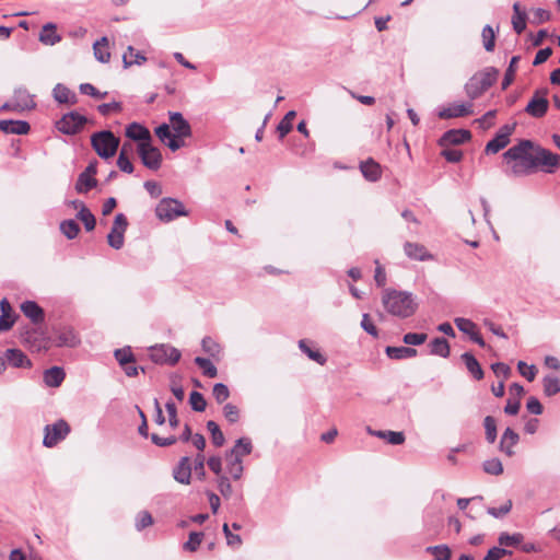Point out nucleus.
I'll return each instance as SVG.
<instances>
[{
  "instance_id": "nucleus-1",
  "label": "nucleus",
  "mask_w": 560,
  "mask_h": 560,
  "mask_svg": "<svg viewBox=\"0 0 560 560\" xmlns=\"http://www.w3.org/2000/svg\"><path fill=\"white\" fill-rule=\"evenodd\" d=\"M45 313L37 305V351L40 349L58 348H75L81 343L79 334L72 326L57 325L52 327L51 334L42 330L40 324L44 322Z\"/></svg>"
},
{
  "instance_id": "nucleus-2",
  "label": "nucleus",
  "mask_w": 560,
  "mask_h": 560,
  "mask_svg": "<svg viewBox=\"0 0 560 560\" xmlns=\"http://www.w3.org/2000/svg\"><path fill=\"white\" fill-rule=\"evenodd\" d=\"M382 304L387 313L399 318L412 316L418 307L412 293L385 289L382 293Z\"/></svg>"
},
{
  "instance_id": "nucleus-3",
  "label": "nucleus",
  "mask_w": 560,
  "mask_h": 560,
  "mask_svg": "<svg viewBox=\"0 0 560 560\" xmlns=\"http://www.w3.org/2000/svg\"><path fill=\"white\" fill-rule=\"evenodd\" d=\"M499 71L488 67L475 73L465 84V93L470 101L480 97L497 81Z\"/></svg>"
},
{
  "instance_id": "nucleus-4",
  "label": "nucleus",
  "mask_w": 560,
  "mask_h": 560,
  "mask_svg": "<svg viewBox=\"0 0 560 560\" xmlns=\"http://www.w3.org/2000/svg\"><path fill=\"white\" fill-rule=\"evenodd\" d=\"M119 143V138L109 130L97 131L91 136L92 148L104 160H108L116 154Z\"/></svg>"
},
{
  "instance_id": "nucleus-5",
  "label": "nucleus",
  "mask_w": 560,
  "mask_h": 560,
  "mask_svg": "<svg viewBox=\"0 0 560 560\" xmlns=\"http://www.w3.org/2000/svg\"><path fill=\"white\" fill-rule=\"evenodd\" d=\"M156 217L163 222H171L178 217L188 215L183 202L174 198H163L155 208Z\"/></svg>"
},
{
  "instance_id": "nucleus-6",
  "label": "nucleus",
  "mask_w": 560,
  "mask_h": 560,
  "mask_svg": "<svg viewBox=\"0 0 560 560\" xmlns=\"http://www.w3.org/2000/svg\"><path fill=\"white\" fill-rule=\"evenodd\" d=\"M149 355L155 363L174 365L180 359V351L173 346L162 343L150 347Z\"/></svg>"
},
{
  "instance_id": "nucleus-7",
  "label": "nucleus",
  "mask_w": 560,
  "mask_h": 560,
  "mask_svg": "<svg viewBox=\"0 0 560 560\" xmlns=\"http://www.w3.org/2000/svg\"><path fill=\"white\" fill-rule=\"evenodd\" d=\"M88 119L85 116L79 114L78 112H70L65 114L57 122L56 128L65 133V135H75L80 132Z\"/></svg>"
},
{
  "instance_id": "nucleus-8",
  "label": "nucleus",
  "mask_w": 560,
  "mask_h": 560,
  "mask_svg": "<svg viewBox=\"0 0 560 560\" xmlns=\"http://www.w3.org/2000/svg\"><path fill=\"white\" fill-rule=\"evenodd\" d=\"M138 154L142 164L149 170L156 171L162 164L161 151L151 144V142L138 143Z\"/></svg>"
},
{
  "instance_id": "nucleus-9",
  "label": "nucleus",
  "mask_w": 560,
  "mask_h": 560,
  "mask_svg": "<svg viewBox=\"0 0 560 560\" xmlns=\"http://www.w3.org/2000/svg\"><path fill=\"white\" fill-rule=\"evenodd\" d=\"M547 89L537 90L529 100L528 104L526 105L525 113L534 118L544 117L549 108V101L547 98Z\"/></svg>"
},
{
  "instance_id": "nucleus-10",
  "label": "nucleus",
  "mask_w": 560,
  "mask_h": 560,
  "mask_svg": "<svg viewBox=\"0 0 560 560\" xmlns=\"http://www.w3.org/2000/svg\"><path fill=\"white\" fill-rule=\"evenodd\" d=\"M128 228V220L124 213H117L114 219L107 242L114 249H120L125 243V232Z\"/></svg>"
},
{
  "instance_id": "nucleus-11",
  "label": "nucleus",
  "mask_w": 560,
  "mask_h": 560,
  "mask_svg": "<svg viewBox=\"0 0 560 560\" xmlns=\"http://www.w3.org/2000/svg\"><path fill=\"white\" fill-rule=\"evenodd\" d=\"M69 432L70 427L65 420H58L54 424L46 425L43 444L47 447H52L66 439Z\"/></svg>"
},
{
  "instance_id": "nucleus-12",
  "label": "nucleus",
  "mask_w": 560,
  "mask_h": 560,
  "mask_svg": "<svg viewBox=\"0 0 560 560\" xmlns=\"http://www.w3.org/2000/svg\"><path fill=\"white\" fill-rule=\"evenodd\" d=\"M535 145L536 144L530 140H522L517 144L506 150L503 154V158L508 163L518 160H532Z\"/></svg>"
},
{
  "instance_id": "nucleus-13",
  "label": "nucleus",
  "mask_w": 560,
  "mask_h": 560,
  "mask_svg": "<svg viewBox=\"0 0 560 560\" xmlns=\"http://www.w3.org/2000/svg\"><path fill=\"white\" fill-rule=\"evenodd\" d=\"M533 160L535 163V170L538 166H545L547 167L546 172L552 173L553 168L559 165L560 155L536 144L533 154Z\"/></svg>"
},
{
  "instance_id": "nucleus-14",
  "label": "nucleus",
  "mask_w": 560,
  "mask_h": 560,
  "mask_svg": "<svg viewBox=\"0 0 560 560\" xmlns=\"http://www.w3.org/2000/svg\"><path fill=\"white\" fill-rule=\"evenodd\" d=\"M474 114V105L471 102L467 103H453L438 112L441 119H452L465 117Z\"/></svg>"
},
{
  "instance_id": "nucleus-15",
  "label": "nucleus",
  "mask_w": 560,
  "mask_h": 560,
  "mask_svg": "<svg viewBox=\"0 0 560 560\" xmlns=\"http://www.w3.org/2000/svg\"><path fill=\"white\" fill-rule=\"evenodd\" d=\"M170 122L173 129V137L184 140L191 136V127L184 116L178 112L170 113Z\"/></svg>"
},
{
  "instance_id": "nucleus-16",
  "label": "nucleus",
  "mask_w": 560,
  "mask_h": 560,
  "mask_svg": "<svg viewBox=\"0 0 560 560\" xmlns=\"http://www.w3.org/2000/svg\"><path fill=\"white\" fill-rule=\"evenodd\" d=\"M299 349L312 361L324 365L327 362V358L317 348L315 341L310 339H301L298 342Z\"/></svg>"
},
{
  "instance_id": "nucleus-17",
  "label": "nucleus",
  "mask_w": 560,
  "mask_h": 560,
  "mask_svg": "<svg viewBox=\"0 0 560 560\" xmlns=\"http://www.w3.org/2000/svg\"><path fill=\"white\" fill-rule=\"evenodd\" d=\"M156 137L164 142L173 152L179 150L185 145L184 140L173 137L171 127L167 124H162L155 128Z\"/></svg>"
},
{
  "instance_id": "nucleus-18",
  "label": "nucleus",
  "mask_w": 560,
  "mask_h": 560,
  "mask_svg": "<svg viewBox=\"0 0 560 560\" xmlns=\"http://www.w3.org/2000/svg\"><path fill=\"white\" fill-rule=\"evenodd\" d=\"M191 463L188 456H184L179 459L177 465L173 469L174 479L182 485H189L191 480Z\"/></svg>"
},
{
  "instance_id": "nucleus-19",
  "label": "nucleus",
  "mask_w": 560,
  "mask_h": 560,
  "mask_svg": "<svg viewBox=\"0 0 560 560\" xmlns=\"http://www.w3.org/2000/svg\"><path fill=\"white\" fill-rule=\"evenodd\" d=\"M0 311H1V315H0V332H4V331H8V330H10L12 328V326L15 323L16 316H15V314L13 312V308H12L10 302L5 298H3L0 301Z\"/></svg>"
},
{
  "instance_id": "nucleus-20",
  "label": "nucleus",
  "mask_w": 560,
  "mask_h": 560,
  "mask_svg": "<svg viewBox=\"0 0 560 560\" xmlns=\"http://www.w3.org/2000/svg\"><path fill=\"white\" fill-rule=\"evenodd\" d=\"M37 39L46 46H55L61 42L62 36L58 33L55 23H46L42 26Z\"/></svg>"
},
{
  "instance_id": "nucleus-21",
  "label": "nucleus",
  "mask_w": 560,
  "mask_h": 560,
  "mask_svg": "<svg viewBox=\"0 0 560 560\" xmlns=\"http://www.w3.org/2000/svg\"><path fill=\"white\" fill-rule=\"evenodd\" d=\"M253 452V443L249 438H240L235 441L234 446L225 453L226 457L237 458L243 460L244 456L249 455Z\"/></svg>"
},
{
  "instance_id": "nucleus-22",
  "label": "nucleus",
  "mask_w": 560,
  "mask_h": 560,
  "mask_svg": "<svg viewBox=\"0 0 560 560\" xmlns=\"http://www.w3.org/2000/svg\"><path fill=\"white\" fill-rule=\"evenodd\" d=\"M404 250L406 256L413 260L425 261L432 259V255L419 243L406 242Z\"/></svg>"
},
{
  "instance_id": "nucleus-23",
  "label": "nucleus",
  "mask_w": 560,
  "mask_h": 560,
  "mask_svg": "<svg viewBox=\"0 0 560 560\" xmlns=\"http://www.w3.org/2000/svg\"><path fill=\"white\" fill-rule=\"evenodd\" d=\"M31 126L24 120L3 119L0 120V130L5 133L25 135L30 131Z\"/></svg>"
},
{
  "instance_id": "nucleus-24",
  "label": "nucleus",
  "mask_w": 560,
  "mask_h": 560,
  "mask_svg": "<svg viewBox=\"0 0 560 560\" xmlns=\"http://www.w3.org/2000/svg\"><path fill=\"white\" fill-rule=\"evenodd\" d=\"M12 100L15 103V108L20 112L35 107L34 95L23 88L15 89Z\"/></svg>"
},
{
  "instance_id": "nucleus-25",
  "label": "nucleus",
  "mask_w": 560,
  "mask_h": 560,
  "mask_svg": "<svg viewBox=\"0 0 560 560\" xmlns=\"http://www.w3.org/2000/svg\"><path fill=\"white\" fill-rule=\"evenodd\" d=\"M508 175L521 177L527 176L535 171L534 160L512 161Z\"/></svg>"
},
{
  "instance_id": "nucleus-26",
  "label": "nucleus",
  "mask_w": 560,
  "mask_h": 560,
  "mask_svg": "<svg viewBox=\"0 0 560 560\" xmlns=\"http://www.w3.org/2000/svg\"><path fill=\"white\" fill-rule=\"evenodd\" d=\"M126 136L135 141L149 142L151 141L150 131L138 122H131L126 128Z\"/></svg>"
},
{
  "instance_id": "nucleus-27",
  "label": "nucleus",
  "mask_w": 560,
  "mask_h": 560,
  "mask_svg": "<svg viewBox=\"0 0 560 560\" xmlns=\"http://www.w3.org/2000/svg\"><path fill=\"white\" fill-rule=\"evenodd\" d=\"M66 377V373L60 366H51L43 374V381L48 387H59Z\"/></svg>"
},
{
  "instance_id": "nucleus-28",
  "label": "nucleus",
  "mask_w": 560,
  "mask_h": 560,
  "mask_svg": "<svg viewBox=\"0 0 560 560\" xmlns=\"http://www.w3.org/2000/svg\"><path fill=\"white\" fill-rule=\"evenodd\" d=\"M52 95L56 102L59 104L74 105L78 102V97L74 92L69 90L63 84L58 83L54 90Z\"/></svg>"
},
{
  "instance_id": "nucleus-29",
  "label": "nucleus",
  "mask_w": 560,
  "mask_h": 560,
  "mask_svg": "<svg viewBox=\"0 0 560 560\" xmlns=\"http://www.w3.org/2000/svg\"><path fill=\"white\" fill-rule=\"evenodd\" d=\"M4 355L8 360V363L12 365L13 368H31L32 362L31 360L24 354L23 351L20 349H8L4 352Z\"/></svg>"
},
{
  "instance_id": "nucleus-30",
  "label": "nucleus",
  "mask_w": 560,
  "mask_h": 560,
  "mask_svg": "<svg viewBox=\"0 0 560 560\" xmlns=\"http://www.w3.org/2000/svg\"><path fill=\"white\" fill-rule=\"evenodd\" d=\"M470 131L465 129H453L446 131L441 142L442 144H462L470 139Z\"/></svg>"
},
{
  "instance_id": "nucleus-31",
  "label": "nucleus",
  "mask_w": 560,
  "mask_h": 560,
  "mask_svg": "<svg viewBox=\"0 0 560 560\" xmlns=\"http://www.w3.org/2000/svg\"><path fill=\"white\" fill-rule=\"evenodd\" d=\"M518 439L520 438L516 432H514L511 428H506L501 436L500 451L508 456H512L514 454L513 446L517 444Z\"/></svg>"
},
{
  "instance_id": "nucleus-32",
  "label": "nucleus",
  "mask_w": 560,
  "mask_h": 560,
  "mask_svg": "<svg viewBox=\"0 0 560 560\" xmlns=\"http://www.w3.org/2000/svg\"><path fill=\"white\" fill-rule=\"evenodd\" d=\"M360 170L365 179L376 182L381 178V165L373 159H369L360 164Z\"/></svg>"
},
{
  "instance_id": "nucleus-33",
  "label": "nucleus",
  "mask_w": 560,
  "mask_h": 560,
  "mask_svg": "<svg viewBox=\"0 0 560 560\" xmlns=\"http://www.w3.org/2000/svg\"><path fill=\"white\" fill-rule=\"evenodd\" d=\"M225 462H226V465L224 468V474H226L230 477V479H232L233 481L241 480L244 475L243 460L237 459V458L233 459V458L225 456Z\"/></svg>"
},
{
  "instance_id": "nucleus-34",
  "label": "nucleus",
  "mask_w": 560,
  "mask_h": 560,
  "mask_svg": "<svg viewBox=\"0 0 560 560\" xmlns=\"http://www.w3.org/2000/svg\"><path fill=\"white\" fill-rule=\"evenodd\" d=\"M385 353L389 359L402 360L409 359L417 355V350L410 347H392L388 346L385 349Z\"/></svg>"
},
{
  "instance_id": "nucleus-35",
  "label": "nucleus",
  "mask_w": 560,
  "mask_h": 560,
  "mask_svg": "<svg viewBox=\"0 0 560 560\" xmlns=\"http://www.w3.org/2000/svg\"><path fill=\"white\" fill-rule=\"evenodd\" d=\"M93 52L94 57L100 62L105 63L109 61L110 52L108 50V38L106 36L102 37L93 44Z\"/></svg>"
},
{
  "instance_id": "nucleus-36",
  "label": "nucleus",
  "mask_w": 560,
  "mask_h": 560,
  "mask_svg": "<svg viewBox=\"0 0 560 560\" xmlns=\"http://www.w3.org/2000/svg\"><path fill=\"white\" fill-rule=\"evenodd\" d=\"M462 360L464 361L468 372L476 380H481L483 377V371H482L479 362L476 360V358L471 353H469V352L463 353Z\"/></svg>"
},
{
  "instance_id": "nucleus-37",
  "label": "nucleus",
  "mask_w": 560,
  "mask_h": 560,
  "mask_svg": "<svg viewBox=\"0 0 560 560\" xmlns=\"http://www.w3.org/2000/svg\"><path fill=\"white\" fill-rule=\"evenodd\" d=\"M215 481H217V488H218L220 494L225 500L231 499L234 494L232 479H230V477L226 474H224V475H220Z\"/></svg>"
},
{
  "instance_id": "nucleus-38",
  "label": "nucleus",
  "mask_w": 560,
  "mask_h": 560,
  "mask_svg": "<svg viewBox=\"0 0 560 560\" xmlns=\"http://www.w3.org/2000/svg\"><path fill=\"white\" fill-rule=\"evenodd\" d=\"M431 354L447 358L450 355V345L446 339L438 337L430 343Z\"/></svg>"
},
{
  "instance_id": "nucleus-39",
  "label": "nucleus",
  "mask_w": 560,
  "mask_h": 560,
  "mask_svg": "<svg viewBox=\"0 0 560 560\" xmlns=\"http://www.w3.org/2000/svg\"><path fill=\"white\" fill-rule=\"evenodd\" d=\"M523 539L524 536L521 533L509 534L503 532L499 535L498 542L502 547H516L522 544Z\"/></svg>"
},
{
  "instance_id": "nucleus-40",
  "label": "nucleus",
  "mask_w": 560,
  "mask_h": 560,
  "mask_svg": "<svg viewBox=\"0 0 560 560\" xmlns=\"http://www.w3.org/2000/svg\"><path fill=\"white\" fill-rule=\"evenodd\" d=\"M145 60L147 58L140 51H136L132 46H128L127 52L122 56L125 68H128L132 65H141Z\"/></svg>"
},
{
  "instance_id": "nucleus-41",
  "label": "nucleus",
  "mask_w": 560,
  "mask_h": 560,
  "mask_svg": "<svg viewBox=\"0 0 560 560\" xmlns=\"http://www.w3.org/2000/svg\"><path fill=\"white\" fill-rule=\"evenodd\" d=\"M542 386L545 395L551 397L560 392V378L555 375H546Z\"/></svg>"
},
{
  "instance_id": "nucleus-42",
  "label": "nucleus",
  "mask_w": 560,
  "mask_h": 560,
  "mask_svg": "<svg viewBox=\"0 0 560 560\" xmlns=\"http://www.w3.org/2000/svg\"><path fill=\"white\" fill-rule=\"evenodd\" d=\"M296 113L294 110L288 112L281 121L277 126L279 138L283 139L292 130V121L295 118Z\"/></svg>"
},
{
  "instance_id": "nucleus-43",
  "label": "nucleus",
  "mask_w": 560,
  "mask_h": 560,
  "mask_svg": "<svg viewBox=\"0 0 560 560\" xmlns=\"http://www.w3.org/2000/svg\"><path fill=\"white\" fill-rule=\"evenodd\" d=\"M509 140H506L505 135L497 133L493 139H491L486 145V153L495 154L502 149H504L509 144Z\"/></svg>"
},
{
  "instance_id": "nucleus-44",
  "label": "nucleus",
  "mask_w": 560,
  "mask_h": 560,
  "mask_svg": "<svg viewBox=\"0 0 560 560\" xmlns=\"http://www.w3.org/2000/svg\"><path fill=\"white\" fill-rule=\"evenodd\" d=\"M97 182L89 173H81L78 177L75 189L78 192H88L96 186Z\"/></svg>"
},
{
  "instance_id": "nucleus-45",
  "label": "nucleus",
  "mask_w": 560,
  "mask_h": 560,
  "mask_svg": "<svg viewBox=\"0 0 560 560\" xmlns=\"http://www.w3.org/2000/svg\"><path fill=\"white\" fill-rule=\"evenodd\" d=\"M60 231L68 240H73L78 236L80 226L75 220L69 219L60 223Z\"/></svg>"
},
{
  "instance_id": "nucleus-46",
  "label": "nucleus",
  "mask_w": 560,
  "mask_h": 560,
  "mask_svg": "<svg viewBox=\"0 0 560 560\" xmlns=\"http://www.w3.org/2000/svg\"><path fill=\"white\" fill-rule=\"evenodd\" d=\"M77 219H79L83 224L86 231H92L95 228L96 220L94 214L90 211V209L85 206L80 209L77 213Z\"/></svg>"
},
{
  "instance_id": "nucleus-47",
  "label": "nucleus",
  "mask_w": 560,
  "mask_h": 560,
  "mask_svg": "<svg viewBox=\"0 0 560 560\" xmlns=\"http://www.w3.org/2000/svg\"><path fill=\"white\" fill-rule=\"evenodd\" d=\"M195 363L202 370L206 376L212 378L218 375V369L209 359L197 357L195 358Z\"/></svg>"
},
{
  "instance_id": "nucleus-48",
  "label": "nucleus",
  "mask_w": 560,
  "mask_h": 560,
  "mask_svg": "<svg viewBox=\"0 0 560 560\" xmlns=\"http://www.w3.org/2000/svg\"><path fill=\"white\" fill-rule=\"evenodd\" d=\"M207 429L211 434L212 443L218 447L222 446L225 439L217 422L209 420L207 422Z\"/></svg>"
},
{
  "instance_id": "nucleus-49",
  "label": "nucleus",
  "mask_w": 560,
  "mask_h": 560,
  "mask_svg": "<svg viewBox=\"0 0 560 560\" xmlns=\"http://www.w3.org/2000/svg\"><path fill=\"white\" fill-rule=\"evenodd\" d=\"M201 347L212 358H218L221 353V346L211 337H205L201 341Z\"/></svg>"
},
{
  "instance_id": "nucleus-50",
  "label": "nucleus",
  "mask_w": 560,
  "mask_h": 560,
  "mask_svg": "<svg viewBox=\"0 0 560 560\" xmlns=\"http://www.w3.org/2000/svg\"><path fill=\"white\" fill-rule=\"evenodd\" d=\"M454 323L462 332L468 335L469 337H471L477 331V325L468 318L457 317L455 318Z\"/></svg>"
},
{
  "instance_id": "nucleus-51",
  "label": "nucleus",
  "mask_w": 560,
  "mask_h": 560,
  "mask_svg": "<svg viewBox=\"0 0 560 560\" xmlns=\"http://www.w3.org/2000/svg\"><path fill=\"white\" fill-rule=\"evenodd\" d=\"M114 355L120 365H125L126 363H135L136 362L135 355H133L130 347L116 349L114 352Z\"/></svg>"
},
{
  "instance_id": "nucleus-52",
  "label": "nucleus",
  "mask_w": 560,
  "mask_h": 560,
  "mask_svg": "<svg viewBox=\"0 0 560 560\" xmlns=\"http://www.w3.org/2000/svg\"><path fill=\"white\" fill-rule=\"evenodd\" d=\"M482 40H483V47L487 51H492L494 49L495 45V34L493 28L490 25H486L482 28Z\"/></svg>"
},
{
  "instance_id": "nucleus-53",
  "label": "nucleus",
  "mask_w": 560,
  "mask_h": 560,
  "mask_svg": "<svg viewBox=\"0 0 560 560\" xmlns=\"http://www.w3.org/2000/svg\"><path fill=\"white\" fill-rule=\"evenodd\" d=\"M483 425L486 430V439L489 443H494L497 440V422L495 419L491 416H487L483 420Z\"/></svg>"
},
{
  "instance_id": "nucleus-54",
  "label": "nucleus",
  "mask_w": 560,
  "mask_h": 560,
  "mask_svg": "<svg viewBox=\"0 0 560 560\" xmlns=\"http://www.w3.org/2000/svg\"><path fill=\"white\" fill-rule=\"evenodd\" d=\"M512 506H513L512 500H506L499 508H488L487 513L494 518H503L505 515H508L511 512Z\"/></svg>"
},
{
  "instance_id": "nucleus-55",
  "label": "nucleus",
  "mask_w": 560,
  "mask_h": 560,
  "mask_svg": "<svg viewBox=\"0 0 560 560\" xmlns=\"http://www.w3.org/2000/svg\"><path fill=\"white\" fill-rule=\"evenodd\" d=\"M518 60H520L518 56L512 57L509 68L506 69L503 81H502L503 90H505L513 82Z\"/></svg>"
},
{
  "instance_id": "nucleus-56",
  "label": "nucleus",
  "mask_w": 560,
  "mask_h": 560,
  "mask_svg": "<svg viewBox=\"0 0 560 560\" xmlns=\"http://www.w3.org/2000/svg\"><path fill=\"white\" fill-rule=\"evenodd\" d=\"M189 404L192 410L201 412L206 409L207 402L203 395L199 392H191L189 396Z\"/></svg>"
},
{
  "instance_id": "nucleus-57",
  "label": "nucleus",
  "mask_w": 560,
  "mask_h": 560,
  "mask_svg": "<svg viewBox=\"0 0 560 560\" xmlns=\"http://www.w3.org/2000/svg\"><path fill=\"white\" fill-rule=\"evenodd\" d=\"M203 534L200 532H191L189 534L188 540L184 544V549L188 551H196L200 544L202 542Z\"/></svg>"
},
{
  "instance_id": "nucleus-58",
  "label": "nucleus",
  "mask_w": 560,
  "mask_h": 560,
  "mask_svg": "<svg viewBox=\"0 0 560 560\" xmlns=\"http://www.w3.org/2000/svg\"><path fill=\"white\" fill-rule=\"evenodd\" d=\"M483 470L493 476H499L503 472V465L500 459L491 458L483 463Z\"/></svg>"
},
{
  "instance_id": "nucleus-59",
  "label": "nucleus",
  "mask_w": 560,
  "mask_h": 560,
  "mask_svg": "<svg viewBox=\"0 0 560 560\" xmlns=\"http://www.w3.org/2000/svg\"><path fill=\"white\" fill-rule=\"evenodd\" d=\"M427 551L434 555L433 560H448L451 557V550L446 545L428 547Z\"/></svg>"
},
{
  "instance_id": "nucleus-60",
  "label": "nucleus",
  "mask_w": 560,
  "mask_h": 560,
  "mask_svg": "<svg viewBox=\"0 0 560 560\" xmlns=\"http://www.w3.org/2000/svg\"><path fill=\"white\" fill-rule=\"evenodd\" d=\"M517 370H518L520 374L529 382H533L537 374L536 366L533 364L527 365L524 361H520L517 363Z\"/></svg>"
},
{
  "instance_id": "nucleus-61",
  "label": "nucleus",
  "mask_w": 560,
  "mask_h": 560,
  "mask_svg": "<svg viewBox=\"0 0 560 560\" xmlns=\"http://www.w3.org/2000/svg\"><path fill=\"white\" fill-rule=\"evenodd\" d=\"M212 395L219 404H222L230 397V390L223 383H217L213 386Z\"/></svg>"
},
{
  "instance_id": "nucleus-62",
  "label": "nucleus",
  "mask_w": 560,
  "mask_h": 560,
  "mask_svg": "<svg viewBox=\"0 0 560 560\" xmlns=\"http://www.w3.org/2000/svg\"><path fill=\"white\" fill-rule=\"evenodd\" d=\"M152 524H153V517L147 511L140 512L136 517V529L138 532H141L142 529L151 526Z\"/></svg>"
},
{
  "instance_id": "nucleus-63",
  "label": "nucleus",
  "mask_w": 560,
  "mask_h": 560,
  "mask_svg": "<svg viewBox=\"0 0 560 560\" xmlns=\"http://www.w3.org/2000/svg\"><path fill=\"white\" fill-rule=\"evenodd\" d=\"M512 551L501 548V547H492L488 550L487 555L482 560H500L504 556H511Z\"/></svg>"
},
{
  "instance_id": "nucleus-64",
  "label": "nucleus",
  "mask_w": 560,
  "mask_h": 560,
  "mask_svg": "<svg viewBox=\"0 0 560 560\" xmlns=\"http://www.w3.org/2000/svg\"><path fill=\"white\" fill-rule=\"evenodd\" d=\"M223 415L230 423H235L240 419V410L235 405L232 404L224 405Z\"/></svg>"
}]
</instances>
